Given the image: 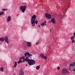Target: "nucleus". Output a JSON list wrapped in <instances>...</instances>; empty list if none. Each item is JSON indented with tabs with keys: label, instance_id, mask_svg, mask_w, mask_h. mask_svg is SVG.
Masks as SVG:
<instances>
[{
	"label": "nucleus",
	"instance_id": "dca6fc26",
	"mask_svg": "<svg viewBox=\"0 0 75 75\" xmlns=\"http://www.w3.org/2000/svg\"><path fill=\"white\" fill-rule=\"evenodd\" d=\"M64 16V13H60L59 14V16L62 18L63 17V16Z\"/></svg>",
	"mask_w": 75,
	"mask_h": 75
},
{
	"label": "nucleus",
	"instance_id": "7ed1b4c3",
	"mask_svg": "<svg viewBox=\"0 0 75 75\" xmlns=\"http://www.w3.org/2000/svg\"><path fill=\"white\" fill-rule=\"evenodd\" d=\"M27 7L25 6H21L20 7V9L21 10L22 12L23 13H24V11H25Z\"/></svg>",
	"mask_w": 75,
	"mask_h": 75
},
{
	"label": "nucleus",
	"instance_id": "4c0bfd02",
	"mask_svg": "<svg viewBox=\"0 0 75 75\" xmlns=\"http://www.w3.org/2000/svg\"><path fill=\"white\" fill-rule=\"evenodd\" d=\"M45 24V25H46V24Z\"/></svg>",
	"mask_w": 75,
	"mask_h": 75
},
{
	"label": "nucleus",
	"instance_id": "c756f323",
	"mask_svg": "<svg viewBox=\"0 0 75 75\" xmlns=\"http://www.w3.org/2000/svg\"><path fill=\"white\" fill-rule=\"evenodd\" d=\"M44 23H47V21H44Z\"/></svg>",
	"mask_w": 75,
	"mask_h": 75
},
{
	"label": "nucleus",
	"instance_id": "bb28decb",
	"mask_svg": "<svg viewBox=\"0 0 75 75\" xmlns=\"http://www.w3.org/2000/svg\"><path fill=\"white\" fill-rule=\"evenodd\" d=\"M36 45H38V44H39V42H37L36 43Z\"/></svg>",
	"mask_w": 75,
	"mask_h": 75
},
{
	"label": "nucleus",
	"instance_id": "2eb2a0df",
	"mask_svg": "<svg viewBox=\"0 0 75 75\" xmlns=\"http://www.w3.org/2000/svg\"><path fill=\"white\" fill-rule=\"evenodd\" d=\"M5 38L4 37H2V38H0V41H2V42H3L4 41Z\"/></svg>",
	"mask_w": 75,
	"mask_h": 75
},
{
	"label": "nucleus",
	"instance_id": "4be33fe9",
	"mask_svg": "<svg viewBox=\"0 0 75 75\" xmlns=\"http://www.w3.org/2000/svg\"><path fill=\"white\" fill-rule=\"evenodd\" d=\"M17 62H15V64L14 66H17Z\"/></svg>",
	"mask_w": 75,
	"mask_h": 75
},
{
	"label": "nucleus",
	"instance_id": "cd10ccee",
	"mask_svg": "<svg viewBox=\"0 0 75 75\" xmlns=\"http://www.w3.org/2000/svg\"><path fill=\"white\" fill-rule=\"evenodd\" d=\"M16 67L17 66H13V68H16Z\"/></svg>",
	"mask_w": 75,
	"mask_h": 75
},
{
	"label": "nucleus",
	"instance_id": "4468645a",
	"mask_svg": "<svg viewBox=\"0 0 75 75\" xmlns=\"http://www.w3.org/2000/svg\"><path fill=\"white\" fill-rule=\"evenodd\" d=\"M51 22L53 24H55V21L54 18H53L51 19Z\"/></svg>",
	"mask_w": 75,
	"mask_h": 75
},
{
	"label": "nucleus",
	"instance_id": "7c9ffc66",
	"mask_svg": "<svg viewBox=\"0 0 75 75\" xmlns=\"http://www.w3.org/2000/svg\"><path fill=\"white\" fill-rule=\"evenodd\" d=\"M38 26L39 27H40H40H41L40 26V25H38Z\"/></svg>",
	"mask_w": 75,
	"mask_h": 75
},
{
	"label": "nucleus",
	"instance_id": "9b49d317",
	"mask_svg": "<svg viewBox=\"0 0 75 75\" xmlns=\"http://www.w3.org/2000/svg\"><path fill=\"white\" fill-rule=\"evenodd\" d=\"M11 20V17L10 16H8V17L7 19V22L8 23H9L10 22Z\"/></svg>",
	"mask_w": 75,
	"mask_h": 75
},
{
	"label": "nucleus",
	"instance_id": "6e6552de",
	"mask_svg": "<svg viewBox=\"0 0 75 75\" xmlns=\"http://www.w3.org/2000/svg\"><path fill=\"white\" fill-rule=\"evenodd\" d=\"M69 69L71 71H72L71 69L73 68L74 70H73V71H74L75 72V66H69Z\"/></svg>",
	"mask_w": 75,
	"mask_h": 75
},
{
	"label": "nucleus",
	"instance_id": "f03ea898",
	"mask_svg": "<svg viewBox=\"0 0 75 75\" xmlns=\"http://www.w3.org/2000/svg\"><path fill=\"white\" fill-rule=\"evenodd\" d=\"M36 19V15L34 14L31 18V23L32 26H35V21Z\"/></svg>",
	"mask_w": 75,
	"mask_h": 75
},
{
	"label": "nucleus",
	"instance_id": "ddd939ff",
	"mask_svg": "<svg viewBox=\"0 0 75 75\" xmlns=\"http://www.w3.org/2000/svg\"><path fill=\"white\" fill-rule=\"evenodd\" d=\"M26 44L28 47H30L31 46L32 44L31 42H26Z\"/></svg>",
	"mask_w": 75,
	"mask_h": 75
},
{
	"label": "nucleus",
	"instance_id": "f3484780",
	"mask_svg": "<svg viewBox=\"0 0 75 75\" xmlns=\"http://www.w3.org/2000/svg\"><path fill=\"white\" fill-rule=\"evenodd\" d=\"M0 71L1 72H3L4 71V69L3 67H1L0 68Z\"/></svg>",
	"mask_w": 75,
	"mask_h": 75
},
{
	"label": "nucleus",
	"instance_id": "a211bd4d",
	"mask_svg": "<svg viewBox=\"0 0 75 75\" xmlns=\"http://www.w3.org/2000/svg\"><path fill=\"white\" fill-rule=\"evenodd\" d=\"M41 25H42V26H43L44 25V22H42L41 23Z\"/></svg>",
	"mask_w": 75,
	"mask_h": 75
},
{
	"label": "nucleus",
	"instance_id": "b1692460",
	"mask_svg": "<svg viewBox=\"0 0 75 75\" xmlns=\"http://www.w3.org/2000/svg\"><path fill=\"white\" fill-rule=\"evenodd\" d=\"M38 21H35V24L36 23V24H37V23H38Z\"/></svg>",
	"mask_w": 75,
	"mask_h": 75
},
{
	"label": "nucleus",
	"instance_id": "393cba45",
	"mask_svg": "<svg viewBox=\"0 0 75 75\" xmlns=\"http://www.w3.org/2000/svg\"><path fill=\"white\" fill-rule=\"evenodd\" d=\"M2 10L3 11H6V10H7V9H3Z\"/></svg>",
	"mask_w": 75,
	"mask_h": 75
},
{
	"label": "nucleus",
	"instance_id": "5701e85b",
	"mask_svg": "<svg viewBox=\"0 0 75 75\" xmlns=\"http://www.w3.org/2000/svg\"><path fill=\"white\" fill-rule=\"evenodd\" d=\"M72 40L71 42L73 43V44L74 43V42H75V40Z\"/></svg>",
	"mask_w": 75,
	"mask_h": 75
},
{
	"label": "nucleus",
	"instance_id": "aec40b11",
	"mask_svg": "<svg viewBox=\"0 0 75 75\" xmlns=\"http://www.w3.org/2000/svg\"><path fill=\"white\" fill-rule=\"evenodd\" d=\"M40 66H36V68L37 70L39 69H40Z\"/></svg>",
	"mask_w": 75,
	"mask_h": 75
},
{
	"label": "nucleus",
	"instance_id": "6ab92c4d",
	"mask_svg": "<svg viewBox=\"0 0 75 75\" xmlns=\"http://www.w3.org/2000/svg\"><path fill=\"white\" fill-rule=\"evenodd\" d=\"M4 11H2L0 13V16H1V15H3V14H4Z\"/></svg>",
	"mask_w": 75,
	"mask_h": 75
},
{
	"label": "nucleus",
	"instance_id": "f257e3e1",
	"mask_svg": "<svg viewBox=\"0 0 75 75\" xmlns=\"http://www.w3.org/2000/svg\"><path fill=\"white\" fill-rule=\"evenodd\" d=\"M25 61L26 62H28L29 65H33L35 64V61L29 59L27 57H26Z\"/></svg>",
	"mask_w": 75,
	"mask_h": 75
},
{
	"label": "nucleus",
	"instance_id": "72a5a7b5",
	"mask_svg": "<svg viewBox=\"0 0 75 75\" xmlns=\"http://www.w3.org/2000/svg\"><path fill=\"white\" fill-rule=\"evenodd\" d=\"M50 31L51 32V29L50 30Z\"/></svg>",
	"mask_w": 75,
	"mask_h": 75
},
{
	"label": "nucleus",
	"instance_id": "473e14b6",
	"mask_svg": "<svg viewBox=\"0 0 75 75\" xmlns=\"http://www.w3.org/2000/svg\"><path fill=\"white\" fill-rule=\"evenodd\" d=\"M49 23H51V21H49Z\"/></svg>",
	"mask_w": 75,
	"mask_h": 75
},
{
	"label": "nucleus",
	"instance_id": "423d86ee",
	"mask_svg": "<svg viewBox=\"0 0 75 75\" xmlns=\"http://www.w3.org/2000/svg\"><path fill=\"white\" fill-rule=\"evenodd\" d=\"M45 16L46 18H47L48 19H51V15L50 14H49L47 13H45Z\"/></svg>",
	"mask_w": 75,
	"mask_h": 75
},
{
	"label": "nucleus",
	"instance_id": "e433bc0d",
	"mask_svg": "<svg viewBox=\"0 0 75 75\" xmlns=\"http://www.w3.org/2000/svg\"><path fill=\"white\" fill-rule=\"evenodd\" d=\"M13 75H15V74H14Z\"/></svg>",
	"mask_w": 75,
	"mask_h": 75
},
{
	"label": "nucleus",
	"instance_id": "58836bf2",
	"mask_svg": "<svg viewBox=\"0 0 75 75\" xmlns=\"http://www.w3.org/2000/svg\"><path fill=\"white\" fill-rule=\"evenodd\" d=\"M57 28H58V27L57 26Z\"/></svg>",
	"mask_w": 75,
	"mask_h": 75
},
{
	"label": "nucleus",
	"instance_id": "2f4dec72",
	"mask_svg": "<svg viewBox=\"0 0 75 75\" xmlns=\"http://www.w3.org/2000/svg\"><path fill=\"white\" fill-rule=\"evenodd\" d=\"M67 73H68V74H69V72L68 71H67Z\"/></svg>",
	"mask_w": 75,
	"mask_h": 75
},
{
	"label": "nucleus",
	"instance_id": "0eeeda50",
	"mask_svg": "<svg viewBox=\"0 0 75 75\" xmlns=\"http://www.w3.org/2000/svg\"><path fill=\"white\" fill-rule=\"evenodd\" d=\"M4 41L5 43L7 44H9V40L8 38L7 37H5Z\"/></svg>",
	"mask_w": 75,
	"mask_h": 75
},
{
	"label": "nucleus",
	"instance_id": "c9c22d12",
	"mask_svg": "<svg viewBox=\"0 0 75 75\" xmlns=\"http://www.w3.org/2000/svg\"><path fill=\"white\" fill-rule=\"evenodd\" d=\"M18 16V14L17 15V16Z\"/></svg>",
	"mask_w": 75,
	"mask_h": 75
},
{
	"label": "nucleus",
	"instance_id": "f8f14e48",
	"mask_svg": "<svg viewBox=\"0 0 75 75\" xmlns=\"http://www.w3.org/2000/svg\"><path fill=\"white\" fill-rule=\"evenodd\" d=\"M40 57L41 58H43V59H47V57L44 56V54H41L40 55Z\"/></svg>",
	"mask_w": 75,
	"mask_h": 75
},
{
	"label": "nucleus",
	"instance_id": "39448f33",
	"mask_svg": "<svg viewBox=\"0 0 75 75\" xmlns=\"http://www.w3.org/2000/svg\"><path fill=\"white\" fill-rule=\"evenodd\" d=\"M25 61L24 57H22L20 59L19 61L18 62V64H20L22 62H24Z\"/></svg>",
	"mask_w": 75,
	"mask_h": 75
},
{
	"label": "nucleus",
	"instance_id": "ea45409f",
	"mask_svg": "<svg viewBox=\"0 0 75 75\" xmlns=\"http://www.w3.org/2000/svg\"><path fill=\"white\" fill-rule=\"evenodd\" d=\"M29 71H28V72H29Z\"/></svg>",
	"mask_w": 75,
	"mask_h": 75
},
{
	"label": "nucleus",
	"instance_id": "9d476101",
	"mask_svg": "<svg viewBox=\"0 0 75 75\" xmlns=\"http://www.w3.org/2000/svg\"><path fill=\"white\" fill-rule=\"evenodd\" d=\"M24 72L22 69H21L19 70V75H24Z\"/></svg>",
	"mask_w": 75,
	"mask_h": 75
},
{
	"label": "nucleus",
	"instance_id": "1a4fd4ad",
	"mask_svg": "<svg viewBox=\"0 0 75 75\" xmlns=\"http://www.w3.org/2000/svg\"><path fill=\"white\" fill-rule=\"evenodd\" d=\"M62 72L63 74H66L67 72V69L66 68H64L62 70Z\"/></svg>",
	"mask_w": 75,
	"mask_h": 75
},
{
	"label": "nucleus",
	"instance_id": "a878e982",
	"mask_svg": "<svg viewBox=\"0 0 75 75\" xmlns=\"http://www.w3.org/2000/svg\"><path fill=\"white\" fill-rule=\"evenodd\" d=\"M60 69V67H57V70H59V69Z\"/></svg>",
	"mask_w": 75,
	"mask_h": 75
},
{
	"label": "nucleus",
	"instance_id": "f704fd0d",
	"mask_svg": "<svg viewBox=\"0 0 75 75\" xmlns=\"http://www.w3.org/2000/svg\"><path fill=\"white\" fill-rule=\"evenodd\" d=\"M26 66H27V64H26Z\"/></svg>",
	"mask_w": 75,
	"mask_h": 75
},
{
	"label": "nucleus",
	"instance_id": "a19ab883",
	"mask_svg": "<svg viewBox=\"0 0 75 75\" xmlns=\"http://www.w3.org/2000/svg\"><path fill=\"white\" fill-rule=\"evenodd\" d=\"M38 66H40L39 65H38Z\"/></svg>",
	"mask_w": 75,
	"mask_h": 75
},
{
	"label": "nucleus",
	"instance_id": "c85d7f7f",
	"mask_svg": "<svg viewBox=\"0 0 75 75\" xmlns=\"http://www.w3.org/2000/svg\"><path fill=\"white\" fill-rule=\"evenodd\" d=\"M74 37H75V33L74 34Z\"/></svg>",
	"mask_w": 75,
	"mask_h": 75
},
{
	"label": "nucleus",
	"instance_id": "20e7f679",
	"mask_svg": "<svg viewBox=\"0 0 75 75\" xmlns=\"http://www.w3.org/2000/svg\"><path fill=\"white\" fill-rule=\"evenodd\" d=\"M24 55L25 57H27V58H30V56H32V55H33L32 54H30L28 52H26L25 53Z\"/></svg>",
	"mask_w": 75,
	"mask_h": 75
},
{
	"label": "nucleus",
	"instance_id": "412c9836",
	"mask_svg": "<svg viewBox=\"0 0 75 75\" xmlns=\"http://www.w3.org/2000/svg\"><path fill=\"white\" fill-rule=\"evenodd\" d=\"M74 36H72L71 38V40H72L74 38Z\"/></svg>",
	"mask_w": 75,
	"mask_h": 75
}]
</instances>
